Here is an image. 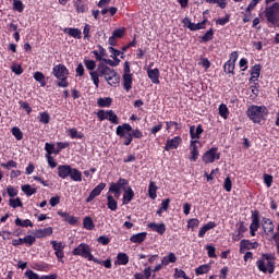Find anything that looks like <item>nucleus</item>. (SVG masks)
Masks as SVG:
<instances>
[{
	"label": "nucleus",
	"instance_id": "nucleus-1",
	"mask_svg": "<svg viewBox=\"0 0 279 279\" xmlns=\"http://www.w3.org/2000/svg\"><path fill=\"white\" fill-rule=\"evenodd\" d=\"M84 64L86 70L90 71V80L94 82V86H96V88H99V77H105L109 86H113V88L119 86L121 76L117 73V71H114V69L108 66L106 63H99L97 65V62L90 59H84Z\"/></svg>",
	"mask_w": 279,
	"mask_h": 279
},
{
	"label": "nucleus",
	"instance_id": "nucleus-2",
	"mask_svg": "<svg viewBox=\"0 0 279 279\" xmlns=\"http://www.w3.org/2000/svg\"><path fill=\"white\" fill-rule=\"evenodd\" d=\"M52 75L58 80L57 86L59 88H69V69L66 65L60 63L52 68Z\"/></svg>",
	"mask_w": 279,
	"mask_h": 279
},
{
	"label": "nucleus",
	"instance_id": "nucleus-3",
	"mask_svg": "<svg viewBox=\"0 0 279 279\" xmlns=\"http://www.w3.org/2000/svg\"><path fill=\"white\" fill-rule=\"evenodd\" d=\"M267 107L265 106H251L246 114L253 123H260V121H265V117H267Z\"/></svg>",
	"mask_w": 279,
	"mask_h": 279
},
{
	"label": "nucleus",
	"instance_id": "nucleus-4",
	"mask_svg": "<svg viewBox=\"0 0 279 279\" xmlns=\"http://www.w3.org/2000/svg\"><path fill=\"white\" fill-rule=\"evenodd\" d=\"M132 125L130 123H123L122 125H118L116 130L117 136H120V138H124L123 145L126 147L132 145V141H134V137H132Z\"/></svg>",
	"mask_w": 279,
	"mask_h": 279
},
{
	"label": "nucleus",
	"instance_id": "nucleus-5",
	"mask_svg": "<svg viewBox=\"0 0 279 279\" xmlns=\"http://www.w3.org/2000/svg\"><path fill=\"white\" fill-rule=\"evenodd\" d=\"M259 271L264 274H274V257L270 254H264L263 259L257 260Z\"/></svg>",
	"mask_w": 279,
	"mask_h": 279
},
{
	"label": "nucleus",
	"instance_id": "nucleus-6",
	"mask_svg": "<svg viewBox=\"0 0 279 279\" xmlns=\"http://www.w3.org/2000/svg\"><path fill=\"white\" fill-rule=\"evenodd\" d=\"M90 252H93V250L88 244L81 243L72 251V254L73 256H82V258H87V260H95V256H93Z\"/></svg>",
	"mask_w": 279,
	"mask_h": 279
},
{
	"label": "nucleus",
	"instance_id": "nucleus-7",
	"mask_svg": "<svg viewBox=\"0 0 279 279\" xmlns=\"http://www.w3.org/2000/svg\"><path fill=\"white\" fill-rule=\"evenodd\" d=\"M265 16L268 23L276 25V23H278V16H279V3L275 2L272 5L267 7L265 9Z\"/></svg>",
	"mask_w": 279,
	"mask_h": 279
},
{
	"label": "nucleus",
	"instance_id": "nucleus-8",
	"mask_svg": "<svg viewBox=\"0 0 279 279\" xmlns=\"http://www.w3.org/2000/svg\"><path fill=\"white\" fill-rule=\"evenodd\" d=\"M220 158L221 154L219 153V148L213 147L203 155V162H205V165H211L215 160H219Z\"/></svg>",
	"mask_w": 279,
	"mask_h": 279
},
{
	"label": "nucleus",
	"instance_id": "nucleus-9",
	"mask_svg": "<svg viewBox=\"0 0 279 279\" xmlns=\"http://www.w3.org/2000/svg\"><path fill=\"white\" fill-rule=\"evenodd\" d=\"M199 141L195 140L191 142L190 149H191V157L190 160L192 162H196L197 158L199 157Z\"/></svg>",
	"mask_w": 279,
	"mask_h": 279
},
{
	"label": "nucleus",
	"instance_id": "nucleus-10",
	"mask_svg": "<svg viewBox=\"0 0 279 279\" xmlns=\"http://www.w3.org/2000/svg\"><path fill=\"white\" fill-rule=\"evenodd\" d=\"M181 143H182V137L180 136H175L171 140H167L165 149L166 151H171V149H178Z\"/></svg>",
	"mask_w": 279,
	"mask_h": 279
},
{
	"label": "nucleus",
	"instance_id": "nucleus-11",
	"mask_svg": "<svg viewBox=\"0 0 279 279\" xmlns=\"http://www.w3.org/2000/svg\"><path fill=\"white\" fill-rule=\"evenodd\" d=\"M106 189V183H99L89 194V196L86 198L87 204L93 202L95 197H99L101 195V191Z\"/></svg>",
	"mask_w": 279,
	"mask_h": 279
},
{
	"label": "nucleus",
	"instance_id": "nucleus-12",
	"mask_svg": "<svg viewBox=\"0 0 279 279\" xmlns=\"http://www.w3.org/2000/svg\"><path fill=\"white\" fill-rule=\"evenodd\" d=\"M258 247V242H250V240H242L240 242V253L244 254L245 250H256Z\"/></svg>",
	"mask_w": 279,
	"mask_h": 279
},
{
	"label": "nucleus",
	"instance_id": "nucleus-13",
	"mask_svg": "<svg viewBox=\"0 0 279 279\" xmlns=\"http://www.w3.org/2000/svg\"><path fill=\"white\" fill-rule=\"evenodd\" d=\"M130 182L128 179L120 178L117 183H110V191H125V186H128Z\"/></svg>",
	"mask_w": 279,
	"mask_h": 279
},
{
	"label": "nucleus",
	"instance_id": "nucleus-14",
	"mask_svg": "<svg viewBox=\"0 0 279 279\" xmlns=\"http://www.w3.org/2000/svg\"><path fill=\"white\" fill-rule=\"evenodd\" d=\"M202 134H204V129L202 128V124H199L197 128H195V125L190 126V136L193 141L202 138Z\"/></svg>",
	"mask_w": 279,
	"mask_h": 279
},
{
	"label": "nucleus",
	"instance_id": "nucleus-15",
	"mask_svg": "<svg viewBox=\"0 0 279 279\" xmlns=\"http://www.w3.org/2000/svg\"><path fill=\"white\" fill-rule=\"evenodd\" d=\"M148 228H150V230H153V232H157V234H165V232H167V225L165 223H156V222H150L148 223Z\"/></svg>",
	"mask_w": 279,
	"mask_h": 279
},
{
	"label": "nucleus",
	"instance_id": "nucleus-16",
	"mask_svg": "<svg viewBox=\"0 0 279 279\" xmlns=\"http://www.w3.org/2000/svg\"><path fill=\"white\" fill-rule=\"evenodd\" d=\"M147 75L153 84H160V70H158V68H155L153 70L148 69Z\"/></svg>",
	"mask_w": 279,
	"mask_h": 279
},
{
	"label": "nucleus",
	"instance_id": "nucleus-17",
	"mask_svg": "<svg viewBox=\"0 0 279 279\" xmlns=\"http://www.w3.org/2000/svg\"><path fill=\"white\" fill-rule=\"evenodd\" d=\"M262 227L265 234H271V232H274V228H275L274 221H271V219L269 218L262 219Z\"/></svg>",
	"mask_w": 279,
	"mask_h": 279
},
{
	"label": "nucleus",
	"instance_id": "nucleus-18",
	"mask_svg": "<svg viewBox=\"0 0 279 279\" xmlns=\"http://www.w3.org/2000/svg\"><path fill=\"white\" fill-rule=\"evenodd\" d=\"M53 234V228L47 227L35 231L36 239H45V236H51Z\"/></svg>",
	"mask_w": 279,
	"mask_h": 279
},
{
	"label": "nucleus",
	"instance_id": "nucleus-19",
	"mask_svg": "<svg viewBox=\"0 0 279 279\" xmlns=\"http://www.w3.org/2000/svg\"><path fill=\"white\" fill-rule=\"evenodd\" d=\"M60 217H62L63 221L70 223V226H75L77 223V218L74 216L69 215L66 211L58 210L57 213Z\"/></svg>",
	"mask_w": 279,
	"mask_h": 279
},
{
	"label": "nucleus",
	"instance_id": "nucleus-20",
	"mask_svg": "<svg viewBox=\"0 0 279 279\" xmlns=\"http://www.w3.org/2000/svg\"><path fill=\"white\" fill-rule=\"evenodd\" d=\"M71 166L69 165H62L58 167V175L59 178H62V180H65V178H69L71 173Z\"/></svg>",
	"mask_w": 279,
	"mask_h": 279
},
{
	"label": "nucleus",
	"instance_id": "nucleus-21",
	"mask_svg": "<svg viewBox=\"0 0 279 279\" xmlns=\"http://www.w3.org/2000/svg\"><path fill=\"white\" fill-rule=\"evenodd\" d=\"M25 276L28 279H58V275L43 276L39 278V276L36 272H33L32 270H26Z\"/></svg>",
	"mask_w": 279,
	"mask_h": 279
},
{
	"label": "nucleus",
	"instance_id": "nucleus-22",
	"mask_svg": "<svg viewBox=\"0 0 279 279\" xmlns=\"http://www.w3.org/2000/svg\"><path fill=\"white\" fill-rule=\"evenodd\" d=\"M122 80H123L124 90H126V93H130V90H132V82H133L132 74H123Z\"/></svg>",
	"mask_w": 279,
	"mask_h": 279
},
{
	"label": "nucleus",
	"instance_id": "nucleus-23",
	"mask_svg": "<svg viewBox=\"0 0 279 279\" xmlns=\"http://www.w3.org/2000/svg\"><path fill=\"white\" fill-rule=\"evenodd\" d=\"M63 32L72 38H76L77 40L82 39V31H80V28H65Z\"/></svg>",
	"mask_w": 279,
	"mask_h": 279
},
{
	"label": "nucleus",
	"instance_id": "nucleus-24",
	"mask_svg": "<svg viewBox=\"0 0 279 279\" xmlns=\"http://www.w3.org/2000/svg\"><path fill=\"white\" fill-rule=\"evenodd\" d=\"M107 207L109 208V210H117V208H119V203L117 202V199H114L113 195L108 194L107 195Z\"/></svg>",
	"mask_w": 279,
	"mask_h": 279
},
{
	"label": "nucleus",
	"instance_id": "nucleus-25",
	"mask_svg": "<svg viewBox=\"0 0 279 279\" xmlns=\"http://www.w3.org/2000/svg\"><path fill=\"white\" fill-rule=\"evenodd\" d=\"M145 239H147V232H141V233L133 234L130 238V241L131 243H143Z\"/></svg>",
	"mask_w": 279,
	"mask_h": 279
},
{
	"label": "nucleus",
	"instance_id": "nucleus-26",
	"mask_svg": "<svg viewBox=\"0 0 279 279\" xmlns=\"http://www.w3.org/2000/svg\"><path fill=\"white\" fill-rule=\"evenodd\" d=\"M69 178H71L73 182H82V172L76 168H71Z\"/></svg>",
	"mask_w": 279,
	"mask_h": 279
},
{
	"label": "nucleus",
	"instance_id": "nucleus-27",
	"mask_svg": "<svg viewBox=\"0 0 279 279\" xmlns=\"http://www.w3.org/2000/svg\"><path fill=\"white\" fill-rule=\"evenodd\" d=\"M132 199H134V190H132V187H128L124 190L123 204H130Z\"/></svg>",
	"mask_w": 279,
	"mask_h": 279
},
{
	"label": "nucleus",
	"instance_id": "nucleus-28",
	"mask_svg": "<svg viewBox=\"0 0 279 279\" xmlns=\"http://www.w3.org/2000/svg\"><path fill=\"white\" fill-rule=\"evenodd\" d=\"M157 191L158 186H156V182L150 181L148 186V197H150V199H156L158 197V194H156Z\"/></svg>",
	"mask_w": 279,
	"mask_h": 279
},
{
	"label": "nucleus",
	"instance_id": "nucleus-29",
	"mask_svg": "<svg viewBox=\"0 0 279 279\" xmlns=\"http://www.w3.org/2000/svg\"><path fill=\"white\" fill-rule=\"evenodd\" d=\"M15 226L20 228H34V223L29 219L22 220L21 218L15 219Z\"/></svg>",
	"mask_w": 279,
	"mask_h": 279
},
{
	"label": "nucleus",
	"instance_id": "nucleus-30",
	"mask_svg": "<svg viewBox=\"0 0 279 279\" xmlns=\"http://www.w3.org/2000/svg\"><path fill=\"white\" fill-rule=\"evenodd\" d=\"M251 75V82H256L260 77V64H256L252 68Z\"/></svg>",
	"mask_w": 279,
	"mask_h": 279
},
{
	"label": "nucleus",
	"instance_id": "nucleus-31",
	"mask_svg": "<svg viewBox=\"0 0 279 279\" xmlns=\"http://www.w3.org/2000/svg\"><path fill=\"white\" fill-rule=\"evenodd\" d=\"M97 104L99 108H110V106H112V98L110 97L99 98Z\"/></svg>",
	"mask_w": 279,
	"mask_h": 279
},
{
	"label": "nucleus",
	"instance_id": "nucleus-32",
	"mask_svg": "<svg viewBox=\"0 0 279 279\" xmlns=\"http://www.w3.org/2000/svg\"><path fill=\"white\" fill-rule=\"evenodd\" d=\"M83 227L85 228V230H95V222H93V218L90 217H85L83 219Z\"/></svg>",
	"mask_w": 279,
	"mask_h": 279
},
{
	"label": "nucleus",
	"instance_id": "nucleus-33",
	"mask_svg": "<svg viewBox=\"0 0 279 279\" xmlns=\"http://www.w3.org/2000/svg\"><path fill=\"white\" fill-rule=\"evenodd\" d=\"M107 114V121H110L113 125H119V116H117L113 110H108Z\"/></svg>",
	"mask_w": 279,
	"mask_h": 279
},
{
	"label": "nucleus",
	"instance_id": "nucleus-34",
	"mask_svg": "<svg viewBox=\"0 0 279 279\" xmlns=\"http://www.w3.org/2000/svg\"><path fill=\"white\" fill-rule=\"evenodd\" d=\"M215 36V32L213 31V28H210L209 31H207L202 37H201V43H210V40H213Z\"/></svg>",
	"mask_w": 279,
	"mask_h": 279
},
{
	"label": "nucleus",
	"instance_id": "nucleus-35",
	"mask_svg": "<svg viewBox=\"0 0 279 279\" xmlns=\"http://www.w3.org/2000/svg\"><path fill=\"white\" fill-rule=\"evenodd\" d=\"M93 263H96L97 265H102V267H106V269H112V262L110 259L101 260L98 258L92 259Z\"/></svg>",
	"mask_w": 279,
	"mask_h": 279
},
{
	"label": "nucleus",
	"instance_id": "nucleus-36",
	"mask_svg": "<svg viewBox=\"0 0 279 279\" xmlns=\"http://www.w3.org/2000/svg\"><path fill=\"white\" fill-rule=\"evenodd\" d=\"M22 191L23 193H25V195H27L28 197H32V195H35L36 193V187H32V185L29 184H25V185H22Z\"/></svg>",
	"mask_w": 279,
	"mask_h": 279
},
{
	"label": "nucleus",
	"instance_id": "nucleus-37",
	"mask_svg": "<svg viewBox=\"0 0 279 279\" xmlns=\"http://www.w3.org/2000/svg\"><path fill=\"white\" fill-rule=\"evenodd\" d=\"M117 258L118 265H128L130 263V257L125 253H119Z\"/></svg>",
	"mask_w": 279,
	"mask_h": 279
},
{
	"label": "nucleus",
	"instance_id": "nucleus-38",
	"mask_svg": "<svg viewBox=\"0 0 279 279\" xmlns=\"http://www.w3.org/2000/svg\"><path fill=\"white\" fill-rule=\"evenodd\" d=\"M34 80L36 82H39L40 86L43 87L47 86V82H45V74H43V72H35Z\"/></svg>",
	"mask_w": 279,
	"mask_h": 279
},
{
	"label": "nucleus",
	"instance_id": "nucleus-39",
	"mask_svg": "<svg viewBox=\"0 0 279 279\" xmlns=\"http://www.w3.org/2000/svg\"><path fill=\"white\" fill-rule=\"evenodd\" d=\"M178 257H175L174 253H169L168 256L163 257L162 265L167 266L169 263H175Z\"/></svg>",
	"mask_w": 279,
	"mask_h": 279
},
{
	"label": "nucleus",
	"instance_id": "nucleus-40",
	"mask_svg": "<svg viewBox=\"0 0 279 279\" xmlns=\"http://www.w3.org/2000/svg\"><path fill=\"white\" fill-rule=\"evenodd\" d=\"M197 29H206V21H203L197 24H195V23L190 24L191 32H197Z\"/></svg>",
	"mask_w": 279,
	"mask_h": 279
},
{
	"label": "nucleus",
	"instance_id": "nucleus-41",
	"mask_svg": "<svg viewBox=\"0 0 279 279\" xmlns=\"http://www.w3.org/2000/svg\"><path fill=\"white\" fill-rule=\"evenodd\" d=\"M208 271H210V266L207 264L197 267L195 270L196 276H202L204 274H208Z\"/></svg>",
	"mask_w": 279,
	"mask_h": 279
},
{
	"label": "nucleus",
	"instance_id": "nucleus-42",
	"mask_svg": "<svg viewBox=\"0 0 279 279\" xmlns=\"http://www.w3.org/2000/svg\"><path fill=\"white\" fill-rule=\"evenodd\" d=\"M11 134L14 135L16 141H23V131H21V129H19L17 126H13L11 129Z\"/></svg>",
	"mask_w": 279,
	"mask_h": 279
},
{
	"label": "nucleus",
	"instance_id": "nucleus-43",
	"mask_svg": "<svg viewBox=\"0 0 279 279\" xmlns=\"http://www.w3.org/2000/svg\"><path fill=\"white\" fill-rule=\"evenodd\" d=\"M259 211L258 210H255V211H252V223L251 226H257L260 228V220L258 218L259 216Z\"/></svg>",
	"mask_w": 279,
	"mask_h": 279
},
{
	"label": "nucleus",
	"instance_id": "nucleus-44",
	"mask_svg": "<svg viewBox=\"0 0 279 279\" xmlns=\"http://www.w3.org/2000/svg\"><path fill=\"white\" fill-rule=\"evenodd\" d=\"M13 10L16 12H23L25 10V4L21 0H13Z\"/></svg>",
	"mask_w": 279,
	"mask_h": 279
},
{
	"label": "nucleus",
	"instance_id": "nucleus-45",
	"mask_svg": "<svg viewBox=\"0 0 279 279\" xmlns=\"http://www.w3.org/2000/svg\"><path fill=\"white\" fill-rule=\"evenodd\" d=\"M206 3H216L218 7H220L221 10H226L228 0H206Z\"/></svg>",
	"mask_w": 279,
	"mask_h": 279
},
{
	"label": "nucleus",
	"instance_id": "nucleus-46",
	"mask_svg": "<svg viewBox=\"0 0 279 279\" xmlns=\"http://www.w3.org/2000/svg\"><path fill=\"white\" fill-rule=\"evenodd\" d=\"M219 114L222 117V119H228V114H230V111H228V106L221 104L219 106Z\"/></svg>",
	"mask_w": 279,
	"mask_h": 279
},
{
	"label": "nucleus",
	"instance_id": "nucleus-47",
	"mask_svg": "<svg viewBox=\"0 0 279 279\" xmlns=\"http://www.w3.org/2000/svg\"><path fill=\"white\" fill-rule=\"evenodd\" d=\"M9 206H11V208H19L23 206V202H21V198H10L9 201Z\"/></svg>",
	"mask_w": 279,
	"mask_h": 279
},
{
	"label": "nucleus",
	"instance_id": "nucleus-48",
	"mask_svg": "<svg viewBox=\"0 0 279 279\" xmlns=\"http://www.w3.org/2000/svg\"><path fill=\"white\" fill-rule=\"evenodd\" d=\"M172 128H174V130H180V124L175 121H167L166 122L167 132H171Z\"/></svg>",
	"mask_w": 279,
	"mask_h": 279
},
{
	"label": "nucleus",
	"instance_id": "nucleus-49",
	"mask_svg": "<svg viewBox=\"0 0 279 279\" xmlns=\"http://www.w3.org/2000/svg\"><path fill=\"white\" fill-rule=\"evenodd\" d=\"M51 245H52V250H54V252L64 251V243H62V242L51 241Z\"/></svg>",
	"mask_w": 279,
	"mask_h": 279
},
{
	"label": "nucleus",
	"instance_id": "nucleus-50",
	"mask_svg": "<svg viewBox=\"0 0 279 279\" xmlns=\"http://www.w3.org/2000/svg\"><path fill=\"white\" fill-rule=\"evenodd\" d=\"M69 134L71 138H84V134L77 132V129H69Z\"/></svg>",
	"mask_w": 279,
	"mask_h": 279
},
{
	"label": "nucleus",
	"instance_id": "nucleus-51",
	"mask_svg": "<svg viewBox=\"0 0 279 279\" xmlns=\"http://www.w3.org/2000/svg\"><path fill=\"white\" fill-rule=\"evenodd\" d=\"M223 69L225 73H234V63L229 60L225 63Z\"/></svg>",
	"mask_w": 279,
	"mask_h": 279
},
{
	"label": "nucleus",
	"instance_id": "nucleus-52",
	"mask_svg": "<svg viewBox=\"0 0 279 279\" xmlns=\"http://www.w3.org/2000/svg\"><path fill=\"white\" fill-rule=\"evenodd\" d=\"M23 242L25 245L32 246L33 244L36 243V236L34 235H26L23 238Z\"/></svg>",
	"mask_w": 279,
	"mask_h": 279
},
{
	"label": "nucleus",
	"instance_id": "nucleus-53",
	"mask_svg": "<svg viewBox=\"0 0 279 279\" xmlns=\"http://www.w3.org/2000/svg\"><path fill=\"white\" fill-rule=\"evenodd\" d=\"M129 134H131L133 138H138V140L143 138V131L138 129H132V131H130Z\"/></svg>",
	"mask_w": 279,
	"mask_h": 279
},
{
	"label": "nucleus",
	"instance_id": "nucleus-54",
	"mask_svg": "<svg viewBox=\"0 0 279 279\" xmlns=\"http://www.w3.org/2000/svg\"><path fill=\"white\" fill-rule=\"evenodd\" d=\"M223 189L225 191H227V193H230V191H232V180L230 179V177H227L225 179Z\"/></svg>",
	"mask_w": 279,
	"mask_h": 279
},
{
	"label": "nucleus",
	"instance_id": "nucleus-55",
	"mask_svg": "<svg viewBox=\"0 0 279 279\" xmlns=\"http://www.w3.org/2000/svg\"><path fill=\"white\" fill-rule=\"evenodd\" d=\"M1 167H3V169H16L19 163L14 160H9L7 163H1Z\"/></svg>",
	"mask_w": 279,
	"mask_h": 279
},
{
	"label": "nucleus",
	"instance_id": "nucleus-56",
	"mask_svg": "<svg viewBox=\"0 0 279 279\" xmlns=\"http://www.w3.org/2000/svg\"><path fill=\"white\" fill-rule=\"evenodd\" d=\"M123 36H125V28H117L112 33L113 38H123Z\"/></svg>",
	"mask_w": 279,
	"mask_h": 279
},
{
	"label": "nucleus",
	"instance_id": "nucleus-57",
	"mask_svg": "<svg viewBox=\"0 0 279 279\" xmlns=\"http://www.w3.org/2000/svg\"><path fill=\"white\" fill-rule=\"evenodd\" d=\"M90 24H85L83 34H84V40H90Z\"/></svg>",
	"mask_w": 279,
	"mask_h": 279
},
{
	"label": "nucleus",
	"instance_id": "nucleus-58",
	"mask_svg": "<svg viewBox=\"0 0 279 279\" xmlns=\"http://www.w3.org/2000/svg\"><path fill=\"white\" fill-rule=\"evenodd\" d=\"M39 121H40V123H44L45 125H47V123H49V121H51V117L49 116V113L43 112V113H40Z\"/></svg>",
	"mask_w": 279,
	"mask_h": 279
},
{
	"label": "nucleus",
	"instance_id": "nucleus-59",
	"mask_svg": "<svg viewBox=\"0 0 279 279\" xmlns=\"http://www.w3.org/2000/svg\"><path fill=\"white\" fill-rule=\"evenodd\" d=\"M227 23H230V15L229 14H227L225 17H220L216 21V24L221 25V26L227 25Z\"/></svg>",
	"mask_w": 279,
	"mask_h": 279
},
{
	"label": "nucleus",
	"instance_id": "nucleus-60",
	"mask_svg": "<svg viewBox=\"0 0 279 279\" xmlns=\"http://www.w3.org/2000/svg\"><path fill=\"white\" fill-rule=\"evenodd\" d=\"M109 52L111 53L110 58L112 59H119L118 56H121V51L117 50L114 47H109Z\"/></svg>",
	"mask_w": 279,
	"mask_h": 279
},
{
	"label": "nucleus",
	"instance_id": "nucleus-61",
	"mask_svg": "<svg viewBox=\"0 0 279 279\" xmlns=\"http://www.w3.org/2000/svg\"><path fill=\"white\" fill-rule=\"evenodd\" d=\"M104 61L106 62V64H109V66H119V64L121 63L120 59H104Z\"/></svg>",
	"mask_w": 279,
	"mask_h": 279
},
{
	"label": "nucleus",
	"instance_id": "nucleus-62",
	"mask_svg": "<svg viewBox=\"0 0 279 279\" xmlns=\"http://www.w3.org/2000/svg\"><path fill=\"white\" fill-rule=\"evenodd\" d=\"M199 226V220H197L196 218H192L187 221V228H192V230H194V228H197Z\"/></svg>",
	"mask_w": 279,
	"mask_h": 279
},
{
	"label": "nucleus",
	"instance_id": "nucleus-63",
	"mask_svg": "<svg viewBox=\"0 0 279 279\" xmlns=\"http://www.w3.org/2000/svg\"><path fill=\"white\" fill-rule=\"evenodd\" d=\"M11 71L15 73V75H23V66L21 65H12Z\"/></svg>",
	"mask_w": 279,
	"mask_h": 279
},
{
	"label": "nucleus",
	"instance_id": "nucleus-64",
	"mask_svg": "<svg viewBox=\"0 0 279 279\" xmlns=\"http://www.w3.org/2000/svg\"><path fill=\"white\" fill-rule=\"evenodd\" d=\"M175 278H184V279H190L189 277H186V272H184V270L182 269H175V274H174Z\"/></svg>",
	"mask_w": 279,
	"mask_h": 279
}]
</instances>
